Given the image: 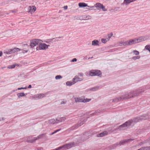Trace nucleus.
I'll use <instances>...</instances> for the list:
<instances>
[{"instance_id": "11", "label": "nucleus", "mask_w": 150, "mask_h": 150, "mask_svg": "<svg viewBox=\"0 0 150 150\" xmlns=\"http://www.w3.org/2000/svg\"><path fill=\"white\" fill-rule=\"evenodd\" d=\"M36 10V8L35 6L31 5L28 8V12L32 14L34 13Z\"/></svg>"}, {"instance_id": "49", "label": "nucleus", "mask_w": 150, "mask_h": 150, "mask_svg": "<svg viewBox=\"0 0 150 150\" xmlns=\"http://www.w3.org/2000/svg\"><path fill=\"white\" fill-rule=\"evenodd\" d=\"M96 112H95L93 113H92L90 115H95L96 114Z\"/></svg>"}, {"instance_id": "21", "label": "nucleus", "mask_w": 150, "mask_h": 150, "mask_svg": "<svg viewBox=\"0 0 150 150\" xmlns=\"http://www.w3.org/2000/svg\"><path fill=\"white\" fill-rule=\"evenodd\" d=\"M92 45L93 46H98L99 45V42L97 40H95L92 42Z\"/></svg>"}, {"instance_id": "12", "label": "nucleus", "mask_w": 150, "mask_h": 150, "mask_svg": "<svg viewBox=\"0 0 150 150\" xmlns=\"http://www.w3.org/2000/svg\"><path fill=\"white\" fill-rule=\"evenodd\" d=\"M96 6L97 8L102 9V10L104 11H107V9L105 8V6H104L102 4L100 3H96Z\"/></svg>"}, {"instance_id": "34", "label": "nucleus", "mask_w": 150, "mask_h": 150, "mask_svg": "<svg viewBox=\"0 0 150 150\" xmlns=\"http://www.w3.org/2000/svg\"><path fill=\"white\" fill-rule=\"evenodd\" d=\"M133 52L136 55H138L139 54V52L136 50H134L133 51Z\"/></svg>"}, {"instance_id": "14", "label": "nucleus", "mask_w": 150, "mask_h": 150, "mask_svg": "<svg viewBox=\"0 0 150 150\" xmlns=\"http://www.w3.org/2000/svg\"><path fill=\"white\" fill-rule=\"evenodd\" d=\"M29 48V46L28 45H24L22 49H20L21 50L20 51H23L22 52L23 53H27L28 51Z\"/></svg>"}, {"instance_id": "10", "label": "nucleus", "mask_w": 150, "mask_h": 150, "mask_svg": "<svg viewBox=\"0 0 150 150\" xmlns=\"http://www.w3.org/2000/svg\"><path fill=\"white\" fill-rule=\"evenodd\" d=\"M127 41V46L131 45L134 44L139 42L138 38H135L133 39H130L129 40Z\"/></svg>"}, {"instance_id": "5", "label": "nucleus", "mask_w": 150, "mask_h": 150, "mask_svg": "<svg viewBox=\"0 0 150 150\" xmlns=\"http://www.w3.org/2000/svg\"><path fill=\"white\" fill-rule=\"evenodd\" d=\"M21 50L18 48H15L13 49H9L4 50V53L7 54L13 53L20 51Z\"/></svg>"}, {"instance_id": "17", "label": "nucleus", "mask_w": 150, "mask_h": 150, "mask_svg": "<svg viewBox=\"0 0 150 150\" xmlns=\"http://www.w3.org/2000/svg\"><path fill=\"white\" fill-rule=\"evenodd\" d=\"M45 96V95L44 94L40 93L35 95L34 96V97L35 99H40L43 98Z\"/></svg>"}, {"instance_id": "53", "label": "nucleus", "mask_w": 150, "mask_h": 150, "mask_svg": "<svg viewBox=\"0 0 150 150\" xmlns=\"http://www.w3.org/2000/svg\"><path fill=\"white\" fill-rule=\"evenodd\" d=\"M71 129H74V128H73V127H72L71 128Z\"/></svg>"}, {"instance_id": "28", "label": "nucleus", "mask_w": 150, "mask_h": 150, "mask_svg": "<svg viewBox=\"0 0 150 150\" xmlns=\"http://www.w3.org/2000/svg\"><path fill=\"white\" fill-rule=\"evenodd\" d=\"M27 95V94H25L23 92L18 93L17 94L18 97L20 98L21 97L25 96Z\"/></svg>"}, {"instance_id": "23", "label": "nucleus", "mask_w": 150, "mask_h": 150, "mask_svg": "<svg viewBox=\"0 0 150 150\" xmlns=\"http://www.w3.org/2000/svg\"><path fill=\"white\" fill-rule=\"evenodd\" d=\"M75 83V81H74L73 80L72 81H67L66 83V84L68 86H71L73 85Z\"/></svg>"}, {"instance_id": "36", "label": "nucleus", "mask_w": 150, "mask_h": 150, "mask_svg": "<svg viewBox=\"0 0 150 150\" xmlns=\"http://www.w3.org/2000/svg\"><path fill=\"white\" fill-rule=\"evenodd\" d=\"M15 66L14 65H9L8 66L7 68L8 69H13L15 67Z\"/></svg>"}, {"instance_id": "26", "label": "nucleus", "mask_w": 150, "mask_h": 150, "mask_svg": "<svg viewBox=\"0 0 150 150\" xmlns=\"http://www.w3.org/2000/svg\"><path fill=\"white\" fill-rule=\"evenodd\" d=\"M33 136H29L27 137V141L28 142L32 143L33 142H29V141H33L34 140V137L32 138Z\"/></svg>"}, {"instance_id": "51", "label": "nucleus", "mask_w": 150, "mask_h": 150, "mask_svg": "<svg viewBox=\"0 0 150 150\" xmlns=\"http://www.w3.org/2000/svg\"><path fill=\"white\" fill-rule=\"evenodd\" d=\"M137 150H143V148H141L138 149Z\"/></svg>"}, {"instance_id": "33", "label": "nucleus", "mask_w": 150, "mask_h": 150, "mask_svg": "<svg viewBox=\"0 0 150 150\" xmlns=\"http://www.w3.org/2000/svg\"><path fill=\"white\" fill-rule=\"evenodd\" d=\"M62 77L60 75H57L55 76V79L56 80L59 79H62Z\"/></svg>"}, {"instance_id": "27", "label": "nucleus", "mask_w": 150, "mask_h": 150, "mask_svg": "<svg viewBox=\"0 0 150 150\" xmlns=\"http://www.w3.org/2000/svg\"><path fill=\"white\" fill-rule=\"evenodd\" d=\"M79 6L80 7H85L87 6V4L84 3H79Z\"/></svg>"}, {"instance_id": "8", "label": "nucleus", "mask_w": 150, "mask_h": 150, "mask_svg": "<svg viewBox=\"0 0 150 150\" xmlns=\"http://www.w3.org/2000/svg\"><path fill=\"white\" fill-rule=\"evenodd\" d=\"M89 75L90 76H101V73L100 70H92L90 71Z\"/></svg>"}, {"instance_id": "2", "label": "nucleus", "mask_w": 150, "mask_h": 150, "mask_svg": "<svg viewBox=\"0 0 150 150\" xmlns=\"http://www.w3.org/2000/svg\"><path fill=\"white\" fill-rule=\"evenodd\" d=\"M148 117H149L147 115H145V116H142L139 117L137 118L134 120H129L120 126L118 128V129L120 130L126 129L131 125L132 123L133 122H139L143 120H145L148 118Z\"/></svg>"}, {"instance_id": "55", "label": "nucleus", "mask_w": 150, "mask_h": 150, "mask_svg": "<svg viewBox=\"0 0 150 150\" xmlns=\"http://www.w3.org/2000/svg\"><path fill=\"white\" fill-rule=\"evenodd\" d=\"M88 137H87V138H86V139H88Z\"/></svg>"}, {"instance_id": "32", "label": "nucleus", "mask_w": 150, "mask_h": 150, "mask_svg": "<svg viewBox=\"0 0 150 150\" xmlns=\"http://www.w3.org/2000/svg\"><path fill=\"white\" fill-rule=\"evenodd\" d=\"M83 103H86L90 101L91 100V99L87 98L83 99Z\"/></svg>"}, {"instance_id": "30", "label": "nucleus", "mask_w": 150, "mask_h": 150, "mask_svg": "<svg viewBox=\"0 0 150 150\" xmlns=\"http://www.w3.org/2000/svg\"><path fill=\"white\" fill-rule=\"evenodd\" d=\"M66 102L67 101L66 100L63 99L62 100L60 104H66Z\"/></svg>"}, {"instance_id": "16", "label": "nucleus", "mask_w": 150, "mask_h": 150, "mask_svg": "<svg viewBox=\"0 0 150 150\" xmlns=\"http://www.w3.org/2000/svg\"><path fill=\"white\" fill-rule=\"evenodd\" d=\"M83 80V78L79 77V76H75L73 79V80L75 81V83L78 81H81Z\"/></svg>"}, {"instance_id": "43", "label": "nucleus", "mask_w": 150, "mask_h": 150, "mask_svg": "<svg viewBox=\"0 0 150 150\" xmlns=\"http://www.w3.org/2000/svg\"><path fill=\"white\" fill-rule=\"evenodd\" d=\"M27 88V87L24 88L23 87H20V88H18V90H20L22 89H26Z\"/></svg>"}, {"instance_id": "48", "label": "nucleus", "mask_w": 150, "mask_h": 150, "mask_svg": "<svg viewBox=\"0 0 150 150\" xmlns=\"http://www.w3.org/2000/svg\"><path fill=\"white\" fill-rule=\"evenodd\" d=\"M3 53L1 51H0V57H1Z\"/></svg>"}, {"instance_id": "29", "label": "nucleus", "mask_w": 150, "mask_h": 150, "mask_svg": "<svg viewBox=\"0 0 150 150\" xmlns=\"http://www.w3.org/2000/svg\"><path fill=\"white\" fill-rule=\"evenodd\" d=\"M108 41V39H107V38L106 39L102 38L101 40V41L103 43H106Z\"/></svg>"}, {"instance_id": "37", "label": "nucleus", "mask_w": 150, "mask_h": 150, "mask_svg": "<svg viewBox=\"0 0 150 150\" xmlns=\"http://www.w3.org/2000/svg\"><path fill=\"white\" fill-rule=\"evenodd\" d=\"M145 48L150 52V45H146L145 47Z\"/></svg>"}, {"instance_id": "38", "label": "nucleus", "mask_w": 150, "mask_h": 150, "mask_svg": "<svg viewBox=\"0 0 150 150\" xmlns=\"http://www.w3.org/2000/svg\"><path fill=\"white\" fill-rule=\"evenodd\" d=\"M85 121H84V120H83L82 122H80L79 123H78L77 124L78 126L79 127V126H80L82 125L85 122Z\"/></svg>"}, {"instance_id": "44", "label": "nucleus", "mask_w": 150, "mask_h": 150, "mask_svg": "<svg viewBox=\"0 0 150 150\" xmlns=\"http://www.w3.org/2000/svg\"><path fill=\"white\" fill-rule=\"evenodd\" d=\"M91 19V17L89 16H88L86 17V20H88V19Z\"/></svg>"}, {"instance_id": "24", "label": "nucleus", "mask_w": 150, "mask_h": 150, "mask_svg": "<svg viewBox=\"0 0 150 150\" xmlns=\"http://www.w3.org/2000/svg\"><path fill=\"white\" fill-rule=\"evenodd\" d=\"M74 99L75 100V101L76 102H83V98L76 97L74 98Z\"/></svg>"}, {"instance_id": "50", "label": "nucleus", "mask_w": 150, "mask_h": 150, "mask_svg": "<svg viewBox=\"0 0 150 150\" xmlns=\"http://www.w3.org/2000/svg\"><path fill=\"white\" fill-rule=\"evenodd\" d=\"M31 87H32L31 85H30L28 86V88H31Z\"/></svg>"}, {"instance_id": "54", "label": "nucleus", "mask_w": 150, "mask_h": 150, "mask_svg": "<svg viewBox=\"0 0 150 150\" xmlns=\"http://www.w3.org/2000/svg\"><path fill=\"white\" fill-rule=\"evenodd\" d=\"M6 68V67H2V69H3V68Z\"/></svg>"}, {"instance_id": "15", "label": "nucleus", "mask_w": 150, "mask_h": 150, "mask_svg": "<svg viewBox=\"0 0 150 150\" xmlns=\"http://www.w3.org/2000/svg\"><path fill=\"white\" fill-rule=\"evenodd\" d=\"M149 38V36L148 35L141 36L138 37L139 39V42L143 41H144L147 40Z\"/></svg>"}, {"instance_id": "47", "label": "nucleus", "mask_w": 150, "mask_h": 150, "mask_svg": "<svg viewBox=\"0 0 150 150\" xmlns=\"http://www.w3.org/2000/svg\"><path fill=\"white\" fill-rule=\"evenodd\" d=\"M14 1H23L24 0H13Z\"/></svg>"}, {"instance_id": "20", "label": "nucleus", "mask_w": 150, "mask_h": 150, "mask_svg": "<svg viewBox=\"0 0 150 150\" xmlns=\"http://www.w3.org/2000/svg\"><path fill=\"white\" fill-rule=\"evenodd\" d=\"M118 45L119 46H127V41H125V42H123L122 41L119 42H118Z\"/></svg>"}, {"instance_id": "52", "label": "nucleus", "mask_w": 150, "mask_h": 150, "mask_svg": "<svg viewBox=\"0 0 150 150\" xmlns=\"http://www.w3.org/2000/svg\"><path fill=\"white\" fill-rule=\"evenodd\" d=\"M142 148H143V150H146V149H145V147H143Z\"/></svg>"}, {"instance_id": "1", "label": "nucleus", "mask_w": 150, "mask_h": 150, "mask_svg": "<svg viewBox=\"0 0 150 150\" xmlns=\"http://www.w3.org/2000/svg\"><path fill=\"white\" fill-rule=\"evenodd\" d=\"M144 91V89H139L135 91H129L125 92L120 97L110 100L112 102H116L122 100L127 99L134 97L140 94L143 93Z\"/></svg>"}, {"instance_id": "18", "label": "nucleus", "mask_w": 150, "mask_h": 150, "mask_svg": "<svg viewBox=\"0 0 150 150\" xmlns=\"http://www.w3.org/2000/svg\"><path fill=\"white\" fill-rule=\"evenodd\" d=\"M108 134V132L107 131H104L102 133L97 134V136L98 137H103L107 135Z\"/></svg>"}, {"instance_id": "42", "label": "nucleus", "mask_w": 150, "mask_h": 150, "mask_svg": "<svg viewBox=\"0 0 150 150\" xmlns=\"http://www.w3.org/2000/svg\"><path fill=\"white\" fill-rule=\"evenodd\" d=\"M78 76L80 77V78H83V74L82 73H79L78 74Z\"/></svg>"}, {"instance_id": "4", "label": "nucleus", "mask_w": 150, "mask_h": 150, "mask_svg": "<svg viewBox=\"0 0 150 150\" xmlns=\"http://www.w3.org/2000/svg\"><path fill=\"white\" fill-rule=\"evenodd\" d=\"M73 146L74 143H71L53 150H66L70 148Z\"/></svg>"}, {"instance_id": "31", "label": "nucleus", "mask_w": 150, "mask_h": 150, "mask_svg": "<svg viewBox=\"0 0 150 150\" xmlns=\"http://www.w3.org/2000/svg\"><path fill=\"white\" fill-rule=\"evenodd\" d=\"M112 33H110V34H108V38H106L108 39V40L109 41L110 39L111 38L112 36Z\"/></svg>"}, {"instance_id": "45", "label": "nucleus", "mask_w": 150, "mask_h": 150, "mask_svg": "<svg viewBox=\"0 0 150 150\" xmlns=\"http://www.w3.org/2000/svg\"><path fill=\"white\" fill-rule=\"evenodd\" d=\"M146 150H150V146L145 147Z\"/></svg>"}, {"instance_id": "3", "label": "nucleus", "mask_w": 150, "mask_h": 150, "mask_svg": "<svg viewBox=\"0 0 150 150\" xmlns=\"http://www.w3.org/2000/svg\"><path fill=\"white\" fill-rule=\"evenodd\" d=\"M134 139H127L121 140L119 142H117L115 144L112 145V148L114 149L115 148L118 146H121L122 145L124 144L125 143H127L128 142L132 141Z\"/></svg>"}, {"instance_id": "46", "label": "nucleus", "mask_w": 150, "mask_h": 150, "mask_svg": "<svg viewBox=\"0 0 150 150\" xmlns=\"http://www.w3.org/2000/svg\"><path fill=\"white\" fill-rule=\"evenodd\" d=\"M63 8H64V9L65 10L67 9L68 7L67 6H64L63 7Z\"/></svg>"}, {"instance_id": "7", "label": "nucleus", "mask_w": 150, "mask_h": 150, "mask_svg": "<svg viewBox=\"0 0 150 150\" xmlns=\"http://www.w3.org/2000/svg\"><path fill=\"white\" fill-rule=\"evenodd\" d=\"M49 45H47L45 43H41L40 42V44H39V46H37L36 48V50H46L48 48V47L49 46Z\"/></svg>"}, {"instance_id": "39", "label": "nucleus", "mask_w": 150, "mask_h": 150, "mask_svg": "<svg viewBox=\"0 0 150 150\" xmlns=\"http://www.w3.org/2000/svg\"><path fill=\"white\" fill-rule=\"evenodd\" d=\"M99 88V87L98 86L94 87L92 88V89H91V90L93 91H96V90H97V89H98Z\"/></svg>"}, {"instance_id": "19", "label": "nucleus", "mask_w": 150, "mask_h": 150, "mask_svg": "<svg viewBox=\"0 0 150 150\" xmlns=\"http://www.w3.org/2000/svg\"><path fill=\"white\" fill-rule=\"evenodd\" d=\"M48 122L49 124H52L58 123V122L57 121V119H50L48 121Z\"/></svg>"}, {"instance_id": "41", "label": "nucleus", "mask_w": 150, "mask_h": 150, "mask_svg": "<svg viewBox=\"0 0 150 150\" xmlns=\"http://www.w3.org/2000/svg\"><path fill=\"white\" fill-rule=\"evenodd\" d=\"M77 59L76 58H74L71 60V62H76L77 61Z\"/></svg>"}, {"instance_id": "9", "label": "nucleus", "mask_w": 150, "mask_h": 150, "mask_svg": "<svg viewBox=\"0 0 150 150\" xmlns=\"http://www.w3.org/2000/svg\"><path fill=\"white\" fill-rule=\"evenodd\" d=\"M127 41V46L131 45L134 44L139 42L138 38H135L133 39H130L129 40Z\"/></svg>"}, {"instance_id": "40", "label": "nucleus", "mask_w": 150, "mask_h": 150, "mask_svg": "<svg viewBox=\"0 0 150 150\" xmlns=\"http://www.w3.org/2000/svg\"><path fill=\"white\" fill-rule=\"evenodd\" d=\"M61 129H58L55 131L54 132H53L52 133H51L50 134V135H52L56 133V132H58L60 131Z\"/></svg>"}, {"instance_id": "25", "label": "nucleus", "mask_w": 150, "mask_h": 150, "mask_svg": "<svg viewBox=\"0 0 150 150\" xmlns=\"http://www.w3.org/2000/svg\"><path fill=\"white\" fill-rule=\"evenodd\" d=\"M134 2L133 0H124L123 3L126 5L129 4Z\"/></svg>"}, {"instance_id": "6", "label": "nucleus", "mask_w": 150, "mask_h": 150, "mask_svg": "<svg viewBox=\"0 0 150 150\" xmlns=\"http://www.w3.org/2000/svg\"><path fill=\"white\" fill-rule=\"evenodd\" d=\"M41 40L38 39H33L30 40V46L31 48L38 45L40 44V42Z\"/></svg>"}, {"instance_id": "35", "label": "nucleus", "mask_w": 150, "mask_h": 150, "mask_svg": "<svg viewBox=\"0 0 150 150\" xmlns=\"http://www.w3.org/2000/svg\"><path fill=\"white\" fill-rule=\"evenodd\" d=\"M140 56H135L133 57H132V59L134 60H136L137 59H139L140 58Z\"/></svg>"}, {"instance_id": "13", "label": "nucleus", "mask_w": 150, "mask_h": 150, "mask_svg": "<svg viewBox=\"0 0 150 150\" xmlns=\"http://www.w3.org/2000/svg\"><path fill=\"white\" fill-rule=\"evenodd\" d=\"M45 135L44 134H42L38 135V137H34V140L33 141H29V142H34L36 140L43 138V136Z\"/></svg>"}, {"instance_id": "22", "label": "nucleus", "mask_w": 150, "mask_h": 150, "mask_svg": "<svg viewBox=\"0 0 150 150\" xmlns=\"http://www.w3.org/2000/svg\"><path fill=\"white\" fill-rule=\"evenodd\" d=\"M57 119V121L58 122H61L64 121L66 120V118L65 117H61L58 118Z\"/></svg>"}]
</instances>
